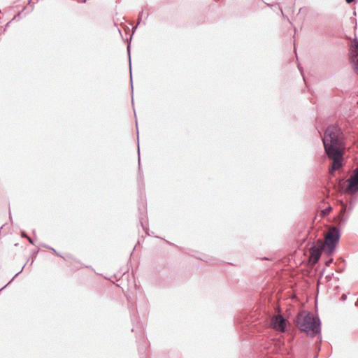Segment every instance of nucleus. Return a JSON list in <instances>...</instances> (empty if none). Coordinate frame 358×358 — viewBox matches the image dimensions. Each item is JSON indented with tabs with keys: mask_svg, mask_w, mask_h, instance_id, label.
<instances>
[{
	"mask_svg": "<svg viewBox=\"0 0 358 358\" xmlns=\"http://www.w3.org/2000/svg\"><path fill=\"white\" fill-rule=\"evenodd\" d=\"M303 312H299L296 317L295 323L301 331L306 332L311 336H315L321 331V322L318 316H314L308 312L303 315Z\"/></svg>",
	"mask_w": 358,
	"mask_h": 358,
	"instance_id": "nucleus-1",
	"label": "nucleus"
},
{
	"mask_svg": "<svg viewBox=\"0 0 358 358\" xmlns=\"http://www.w3.org/2000/svg\"><path fill=\"white\" fill-rule=\"evenodd\" d=\"M341 129L336 126L329 125L324 131L322 142L327 155L338 153L341 145L340 135Z\"/></svg>",
	"mask_w": 358,
	"mask_h": 358,
	"instance_id": "nucleus-2",
	"label": "nucleus"
},
{
	"mask_svg": "<svg viewBox=\"0 0 358 358\" xmlns=\"http://www.w3.org/2000/svg\"><path fill=\"white\" fill-rule=\"evenodd\" d=\"M340 238V229L336 227L331 228L327 235L325 242L322 245V250L327 255L331 256L334 254Z\"/></svg>",
	"mask_w": 358,
	"mask_h": 358,
	"instance_id": "nucleus-3",
	"label": "nucleus"
},
{
	"mask_svg": "<svg viewBox=\"0 0 358 358\" xmlns=\"http://www.w3.org/2000/svg\"><path fill=\"white\" fill-rule=\"evenodd\" d=\"M289 322L282 315L277 314L272 316L270 321L271 327L276 331L285 333L289 331Z\"/></svg>",
	"mask_w": 358,
	"mask_h": 358,
	"instance_id": "nucleus-4",
	"label": "nucleus"
},
{
	"mask_svg": "<svg viewBox=\"0 0 358 358\" xmlns=\"http://www.w3.org/2000/svg\"><path fill=\"white\" fill-rule=\"evenodd\" d=\"M342 205L339 210L338 216L335 218L336 223L341 226L343 225L348 220L349 215L352 210L354 206L353 203H341Z\"/></svg>",
	"mask_w": 358,
	"mask_h": 358,
	"instance_id": "nucleus-5",
	"label": "nucleus"
},
{
	"mask_svg": "<svg viewBox=\"0 0 358 358\" xmlns=\"http://www.w3.org/2000/svg\"><path fill=\"white\" fill-rule=\"evenodd\" d=\"M322 248H320L317 245L313 244L309 248V259L313 264L318 262L321 257Z\"/></svg>",
	"mask_w": 358,
	"mask_h": 358,
	"instance_id": "nucleus-6",
	"label": "nucleus"
},
{
	"mask_svg": "<svg viewBox=\"0 0 358 358\" xmlns=\"http://www.w3.org/2000/svg\"><path fill=\"white\" fill-rule=\"evenodd\" d=\"M138 209L140 213L139 216V222L143 228V229L145 231V233L148 236H151V234L149 232V230L148 227L144 224V219H146V213H147V207L145 205V203H140Z\"/></svg>",
	"mask_w": 358,
	"mask_h": 358,
	"instance_id": "nucleus-7",
	"label": "nucleus"
},
{
	"mask_svg": "<svg viewBox=\"0 0 358 358\" xmlns=\"http://www.w3.org/2000/svg\"><path fill=\"white\" fill-rule=\"evenodd\" d=\"M347 185L345 188V193L350 195H354L358 192V180L350 176L347 180Z\"/></svg>",
	"mask_w": 358,
	"mask_h": 358,
	"instance_id": "nucleus-8",
	"label": "nucleus"
},
{
	"mask_svg": "<svg viewBox=\"0 0 358 358\" xmlns=\"http://www.w3.org/2000/svg\"><path fill=\"white\" fill-rule=\"evenodd\" d=\"M329 158H331L333 159V163L331 165V170L336 171L338 170L342 166V162H341V156L342 153L340 150H338V153L337 154H332V155H327Z\"/></svg>",
	"mask_w": 358,
	"mask_h": 358,
	"instance_id": "nucleus-9",
	"label": "nucleus"
},
{
	"mask_svg": "<svg viewBox=\"0 0 358 358\" xmlns=\"http://www.w3.org/2000/svg\"><path fill=\"white\" fill-rule=\"evenodd\" d=\"M353 54L352 56V62L353 63V69L358 74V40L356 39L354 43Z\"/></svg>",
	"mask_w": 358,
	"mask_h": 358,
	"instance_id": "nucleus-10",
	"label": "nucleus"
},
{
	"mask_svg": "<svg viewBox=\"0 0 358 358\" xmlns=\"http://www.w3.org/2000/svg\"><path fill=\"white\" fill-rule=\"evenodd\" d=\"M333 208L331 206L322 209L320 210V215L321 217H325L327 216L331 211Z\"/></svg>",
	"mask_w": 358,
	"mask_h": 358,
	"instance_id": "nucleus-11",
	"label": "nucleus"
},
{
	"mask_svg": "<svg viewBox=\"0 0 358 358\" xmlns=\"http://www.w3.org/2000/svg\"><path fill=\"white\" fill-rule=\"evenodd\" d=\"M127 50L129 55V68H130V83L131 85V91L133 92V84H132V77H131V57H130V43L127 45Z\"/></svg>",
	"mask_w": 358,
	"mask_h": 358,
	"instance_id": "nucleus-12",
	"label": "nucleus"
},
{
	"mask_svg": "<svg viewBox=\"0 0 358 358\" xmlns=\"http://www.w3.org/2000/svg\"><path fill=\"white\" fill-rule=\"evenodd\" d=\"M47 248L51 250L52 251H53V252L59 256V257H61L62 258H63L64 260L66 261H69L71 259V256L68 255H66L65 257L61 255L59 252H57V251H56L53 248H51V247H49V246H46Z\"/></svg>",
	"mask_w": 358,
	"mask_h": 358,
	"instance_id": "nucleus-13",
	"label": "nucleus"
},
{
	"mask_svg": "<svg viewBox=\"0 0 358 358\" xmlns=\"http://www.w3.org/2000/svg\"><path fill=\"white\" fill-rule=\"evenodd\" d=\"M23 236H24V238H27L29 240V241L33 244V240L24 231V234H23Z\"/></svg>",
	"mask_w": 358,
	"mask_h": 358,
	"instance_id": "nucleus-14",
	"label": "nucleus"
},
{
	"mask_svg": "<svg viewBox=\"0 0 358 358\" xmlns=\"http://www.w3.org/2000/svg\"><path fill=\"white\" fill-rule=\"evenodd\" d=\"M351 176L358 180V167L356 169L355 173Z\"/></svg>",
	"mask_w": 358,
	"mask_h": 358,
	"instance_id": "nucleus-15",
	"label": "nucleus"
},
{
	"mask_svg": "<svg viewBox=\"0 0 358 358\" xmlns=\"http://www.w3.org/2000/svg\"><path fill=\"white\" fill-rule=\"evenodd\" d=\"M20 13L19 12L16 15L14 16V17L12 19L11 21H10L8 24H7V26H8L9 24L12 23L13 21L15 20L17 18H19L20 17Z\"/></svg>",
	"mask_w": 358,
	"mask_h": 358,
	"instance_id": "nucleus-16",
	"label": "nucleus"
},
{
	"mask_svg": "<svg viewBox=\"0 0 358 358\" xmlns=\"http://www.w3.org/2000/svg\"><path fill=\"white\" fill-rule=\"evenodd\" d=\"M333 258H330L329 260H327L326 262H325V266H329L330 264L333 262Z\"/></svg>",
	"mask_w": 358,
	"mask_h": 358,
	"instance_id": "nucleus-17",
	"label": "nucleus"
},
{
	"mask_svg": "<svg viewBox=\"0 0 358 358\" xmlns=\"http://www.w3.org/2000/svg\"><path fill=\"white\" fill-rule=\"evenodd\" d=\"M138 169L140 170V149H139V145L138 144Z\"/></svg>",
	"mask_w": 358,
	"mask_h": 358,
	"instance_id": "nucleus-18",
	"label": "nucleus"
},
{
	"mask_svg": "<svg viewBox=\"0 0 358 358\" xmlns=\"http://www.w3.org/2000/svg\"><path fill=\"white\" fill-rule=\"evenodd\" d=\"M347 299V295L345 294H343L341 296V300L344 301Z\"/></svg>",
	"mask_w": 358,
	"mask_h": 358,
	"instance_id": "nucleus-19",
	"label": "nucleus"
},
{
	"mask_svg": "<svg viewBox=\"0 0 358 358\" xmlns=\"http://www.w3.org/2000/svg\"><path fill=\"white\" fill-rule=\"evenodd\" d=\"M142 16H143V12H141V13L138 14V24H140L141 20V18H142Z\"/></svg>",
	"mask_w": 358,
	"mask_h": 358,
	"instance_id": "nucleus-20",
	"label": "nucleus"
},
{
	"mask_svg": "<svg viewBox=\"0 0 358 358\" xmlns=\"http://www.w3.org/2000/svg\"><path fill=\"white\" fill-rule=\"evenodd\" d=\"M355 0H345L346 3L350 4V3H352V2H354Z\"/></svg>",
	"mask_w": 358,
	"mask_h": 358,
	"instance_id": "nucleus-21",
	"label": "nucleus"
},
{
	"mask_svg": "<svg viewBox=\"0 0 358 358\" xmlns=\"http://www.w3.org/2000/svg\"><path fill=\"white\" fill-rule=\"evenodd\" d=\"M32 1H33V0H28V4H29V5H31V3H32Z\"/></svg>",
	"mask_w": 358,
	"mask_h": 358,
	"instance_id": "nucleus-22",
	"label": "nucleus"
},
{
	"mask_svg": "<svg viewBox=\"0 0 358 358\" xmlns=\"http://www.w3.org/2000/svg\"><path fill=\"white\" fill-rule=\"evenodd\" d=\"M279 9L281 11L282 15L284 16V13H283V11H282V8L280 7H279Z\"/></svg>",
	"mask_w": 358,
	"mask_h": 358,
	"instance_id": "nucleus-23",
	"label": "nucleus"
},
{
	"mask_svg": "<svg viewBox=\"0 0 358 358\" xmlns=\"http://www.w3.org/2000/svg\"><path fill=\"white\" fill-rule=\"evenodd\" d=\"M299 70H300V72L301 73V74L303 75L302 69H299Z\"/></svg>",
	"mask_w": 358,
	"mask_h": 358,
	"instance_id": "nucleus-24",
	"label": "nucleus"
}]
</instances>
